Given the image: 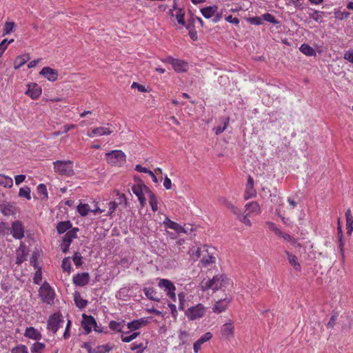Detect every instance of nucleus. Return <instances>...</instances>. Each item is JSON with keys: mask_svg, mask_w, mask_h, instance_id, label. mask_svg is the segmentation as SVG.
Instances as JSON below:
<instances>
[{"mask_svg": "<svg viewBox=\"0 0 353 353\" xmlns=\"http://www.w3.org/2000/svg\"><path fill=\"white\" fill-rule=\"evenodd\" d=\"M229 279L224 275H216L212 279L203 281L201 286L203 290L212 289L214 292L225 287L228 284Z\"/></svg>", "mask_w": 353, "mask_h": 353, "instance_id": "nucleus-1", "label": "nucleus"}, {"mask_svg": "<svg viewBox=\"0 0 353 353\" xmlns=\"http://www.w3.org/2000/svg\"><path fill=\"white\" fill-rule=\"evenodd\" d=\"M105 157L107 162L112 165L121 166L126 162V155L121 150L107 152Z\"/></svg>", "mask_w": 353, "mask_h": 353, "instance_id": "nucleus-2", "label": "nucleus"}, {"mask_svg": "<svg viewBox=\"0 0 353 353\" xmlns=\"http://www.w3.org/2000/svg\"><path fill=\"white\" fill-rule=\"evenodd\" d=\"M54 172L61 175L71 176L74 174L71 161H57L53 163Z\"/></svg>", "mask_w": 353, "mask_h": 353, "instance_id": "nucleus-3", "label": "nucleus"}, {"mask_svg": "<svg viewBox=\"0 0 353 353\" xmlns=\"http://www.w3.org/2000/svg\"><path fill=\"white\" fill-rule=\"evenodd\" d=\"M39 296L43 302L47 304H52L54 303V293L50 285L45 282L39 289Z\"/></svg>", "mask_w": 353, "mask_h": 353, "instance_id": "nucleus-4", "label": "nucleus"}, {"mask_svg": "<svg viewBox=\"0 0 353 353\" xmlns=\"http://www.w3.org/2000/svg\"><path fill=\"white\" fill-rule=\"evenodd\" d=\"M205 314V308L201 303L191 307L185 311V315L190 320L192 321L203 317Z\"/></svg>", "mask_w": 353, "mask_h": 353, "instance_id": "nucleus-5", "label": "nucleus"}, {"mask_svg": "<svg viewBox=\"0 0 353 353\" xmlns=\"http://www.w3.org/2000/svg\"><path fill=\"white\" fill-rule=\"evenodd\" d=\"M63 323L61 319V315L57 313L52 314L47 322V329L48 331L55 334L60 327V324Z\"/></svg>", "mask_w": 353, "mask_h": 353, "instance_id": "nucleus-6", "label": "nucleus"}, {"mask_svg": "<svg viewBox=\"0 0 353 353\" xmlns=\"http://www.w3.org/2000/svg\"><path fill=\"white\" fill-rule=\"evenodd\" d=\"M147 188L148 187L143 183L135 184L132 187V191L138 197L140 205L142 208L146 204L144 193H145V188Z\"/></svg>", "mask_w": 353, "mask_h": 353, "instance_id": "nucleus-7", "label": "nucleus"}, {"mask_svg": "<svg viewBox=\"0 0 353 353\" xmlns=\"http://www.w3.org/2000/svg\"><path fill=\"white\" fill-rule=\"evenodd\" d=\"M163 61L170 63L176 72H186L188 70V63L185 61L168 57Z\"/></svg>", "mask_w": 353, "mask_h": 353, "instance_id": "nucleus-8", "label": "nucleus"}, {"mask_svg": "<svg viewBox=\"0 0 353 353\" xmlns=\"http://www.w3.org/2000/svg\"><path fill=\"white\" fill-rule=\"evenodd\" d=\"M10 233L16 239H21L24 236V227L19 221H15L12 224Z\"/></svg>", "mask_w": 353, "mask_h": 353, "instance_id": "nucleus-9", "label": "nucleus"}, {"mask_svg": "<svg viewBox=\"0 0 353 353\" xmlns=\"http://www.w3.org/2000/svg\"><path fill=\"white\" fill-rule=\"evenodd\" d=\"M82 327L86 331L87 334L91 332L92 327L95 331L99 332V330L97 329V322L94 318L92 316H88L85 314H83Z\"/></svg>", "mask_w": 353, "mask_h": 353, "instance_id": "nucleus-10", "label": "nucleus"}, {"mask_svg": "<svg viewBox=\"0 0 353 353\" xmlns=\"http://www.w3.org/2000/svg\"><path fill=\"white\" fill-rule=\"evenodd\" d=\"M90 281V275L88 272L78 273L73 276V283L77 286H85Z\"/></svg>", "mask_w": 353, "mask_h": 353, "instance_id": "nucleus-11", "label": "nucleus"}, {"mask_svg": "<svg viewBox=\"0 0 353 353\" xmlns=\"http://www.w3.org/2000/svg\"><path fill=\"white\" fill-rule=\"evenodd\" d=\"M39 74L44 77L50 81H55L58 79L57 70L50 67H44L40 71Z\"/></svg>", "mask_w": 353, "mask_h": 353, "instance_id": "nucleus-12", "label": "nucleus"}, {"mask_svg": "<svg viewBox=\"0 0 353 353\" xmlns=\"http://www.w3.org/2000/svg\"><path fill=\"white\" fill-rule=\"evenodd\" d=\"M24 336L34 341H39L42 338L41 332L34 327H28L23 334Z\"/></svg>", "mask_w": 353, "mask_h": 353, "instance_id": "nucleus-13", "label": "nucleus"}, {"mask_svg": "<svg viewBox=\"0 0 353 353\" xmlns=\"http://www.w3.org/2000/svg\"><path fill=\"white\" fill-rule=\"evenodd\" d=\"M230 303V299L228 298L221 299L216 302L215 305L212 307V311L215 313H221L227 309Z\"/></svg>", "mask_w": 353, "mask_h": 353, "instance_id": "nucleus-14", "label": "nucleus"}, {"mask_svg": "<svg viewBox=\"0 0 353 353\" xmlns=\"http://www.w3.org/2000/svg\"><path fill=\"white\" fill-rule=\"evenodd\" d=\"M158 286L163 290L166 294L171 291L176 290L174 283L171 281L165 279H159Z\"/></svg>", "mask_w": 353, "mask_h": 353, "instance_id": "nucleus-15", "label": "nucleus"}, {"mask_svg": "<svg viewBox=\"0 0 353 353\" xmlns=\"http://www.w3.org/2000/svg\"><path fill=\"white\" fill-rule=\"evenodd\" d=\"M163 224L168 228L174 230L178 234L187 233V231L183 227L180 225L179 223L171 221L168 217L165 219Z\"/></svg>", "mask_w": 353, "mask_h": 353, "instance_id": "nucleus-16", "label": "nucleus"}, {"mask_svg": "<svg viewBox=\"0 0 353 353\" xmlns=\"http://www.w3.org/2000/svg\"><path fill=\"white\" fill-rule=\"evenodd\" d=\"M16 207L10 203L0 204V212L5 216L14 215L16 213Z\"/></svg>", "mask_w": 353, "mask_h": 353, "instance_id": "nucleus-17", "label": "nucleus"}, {"mask_svg": "<svg viewBox=\"0 0 353 353\" xmlns=\"http://www.w3.org/2000/svg\"><path fill=\"white\" fill-rule=\"evenodd\" d=\"M212 337V334L211 332H206L203 336H201L194 343V351L195 353H197L200 349L201 348V345L208 341H210Z\"/></svg>", "mask_w": 353, "mask_h": 353, "instance_id": "nucleus-18", "label": "nucleus"}, {"mask_svg": "<svg viewBox=\"0 0 353 353\" xmlns=\"http://www.w3.org/2000/svg\"><path fill=\"white\" fill-rule=\"evenodd\" d=\"M234 327L232 323H226L223 325L221 329L222 336L230 339L234 336Z\"/></svg>", "mask_w": 353, "mask_h": 353, "instance_id": "nucleus-19", "label": "nucleus"}, {"mask_svg": "<svg viewBox=\"0 0 353 353\" xmlns=\"http://www.w3.org/2000/svg\"><path fill=\"white\" fill-rule=\"evenodd\" d=\"M148 320L145 318H141L137 320H134L131 322H129L127 324L128 328L131 330H137L141 327L145 326L148 323Z\"/></svg>", "mask_w": 353, "mask_h": 353, "instance_id": "nucleus-20", "label": "nucleus"}, {"mask_svg": "<svg viewBox=\"0 0 353 353\" xmlns=\"http://www.w3.org/2000/svg\"><path fill=\"white\" fill-rule=\"evenodd\" d=\"M256 195V190L254 188V180L250 176L248 180L247 187L244 194L245 199H249L250 198Z\"/></svg>", "mask_w": 353, "mask_h": 353, "instance_id": "nucleus-21", "label": "nucleus"}, {"mask_svg": "<svg viewBox=\"0 0 353 353\" xmlns=\"http://www.w3.org/2000/svg\"><path fill=\"white\" fill-rule=\"evenodd\" d=\"M145 193L149 195V203L153 212L158 210V201L155 194L151 191L149 188H145Z\"/></svg>", "mask_w": 353, "mask_h": 353, "instance_id": "nucleus-22", "label": "nucleus"}, {"mask_svg": "<svg viewBox=\"0 0 353 353\" xmlns=\"http://www.w3.org/2000/svg\"><path fill=\"white\" fill-rule=\"evenodd\" d=\"M276 234L279 236H281L282 238L284 239V240L288 241L289 243H290L292 245H294V246H296V247H300V243H298L297 240L296 239H294L293 236H292L291 235L287 234V233H284L281 230H276Z\"/></svg>", "mask_w": 353, "mask_h": 353, "instance_id": "nucleus-23", "label": "nucleus"}, {"mask_svg": "<svg viewBox=\"0 0 353 353\" xmlns=\"http://www.w3.org/2000/svg\"><path fill=\"white\" fill-rule=\"evenodd\" d=\"M79 230V229L78 228H72L64 235L63 241L71 244L73 239L77 238V232Z\"/></svg>", "mask_w": 353, "mask_h": 353, "instance_id": "nucleus-24", "label": "nucleus"}, {"mask_svg": "<svg viewBox=\"0 0 353 353\" xmlns=\"http://www.w3.org/2000/svg\"><path fill=\"white\" fill-rule=\"evenodd\" d=\"M285 254L288 257L290 264L293 266L296 270L300 271L301 270V267L299 263L298 258L288 251H285Z\"/></svg>", "mask_w": 353, "mask_h": 353, "instance_id": "nucleus-25", "label": "nucleus"}, {"mask_svg": "<svg viewBox=\"0 0 353 353\" xmlns=\"http://www.w3.org/2000/svg\"><path fill=\"white\" fill-rule=\"evenodd\" d=\"M72 224L70 221H60L57 225V230L59 234H63L72 229Z\"/></svg>", "mask_w": 353, "mask_h": 353, "instance_id": "nucleus-26", "label": "nucleus"}, {"mask_svg": "<svg viewBox=\"0 0 353 353\" xmlns=\"http://www.w3.org/2000/svg\"><path fill=\"white\" fill-rule=\"evenodd\" d=\"M143 292L145 296L150 300L157 302L160 301V298L158 296L156 290L153 288H145Z\"/></svg>", "mask_w": 353, "mask_h": 353, "instance_id": "nucleus-27", "label": "nucleus"}, {"mask_svg": "<svg viewBox=\"0 0 353 353\" xmlns=\"http://www.w3.org/2000/svg\"><path fill=\"white\" fill-rule=\"evenodd\" d=\"M26 94L29 95L32 99H37L41 94V88L37 85L34 84L32 86H30Z\"/></svg>", "mask_w": 353, "mask_h": 353, "instance_id": "nucleus-28", "label": "nucleus"}, {"mask_svg": "<svg viewBox=\"0 0 353 353\" xmlns=\"http://www.w3.org/2000/svg\"><path fill=\"white\" fill-rule=\"evenodd\" d=\"M113 132V129L108 124L107 126H101L94 128V133L97 136L109 135Z\"/></svg>", "mask_w": 353, "mask_h": 353, "instance_id": "nucleus-29", "label": "nucleus"}, {"mask_svg": "<svg viewBox=\"0 0 353 353\" xmlns=\"http://www.w3.org/2000/svg\"><path fill=\"white\" fill-rule=\"evenodd\" d=\"M217 6H210L205 8H203L201 10V12L202 13L203 16L206 19L211 18L216 12L217 11Z\"/></svg>", "mask_w": 353, "mask_h": 353, "instance_id": "nucleus-30", "label": "nucleus"}, {"mask_svg": "<svg viewBox=\"0 0 353 353\" xmlns=\"http://www.w3.org/2000/svg\"><path fill=\"white\" fill-rule=\"evenodd\" d=\"M30 59L28 54H24L21 56L17 57L14 62V67L15 70L20 68Z\"/></svg>", "mask_w": 353, "mask_h": 353, "instance_id": "nucleus-31", "label": "nucleus"}, {"mask_svg": "<svg viewBox=\"0 0 353 353\" xmlns=\"http://www.w3.org/2000/svg\"><path fill=\"white\" fill-rule=\"evenodd\" d=\"M345 217H346V225H347V233L348 234H351L353 231V216L351 214V211L348 209L345 212Z\"/></svg>", "mask_w": 353, "mask_h": 353, "instance_id": "nucleus-32", "label": "nucleus"}, {"mask_svg": "<svg viewBox=\"0 0 353 353\" xmlns=\"http://www.w3.org/2000/svg\"><path fill=\"white\" fill-rule=\"evenodd\" d=\"M46 348V344L41 342H34L30 346L31 353H43Z\"/></svg>", "mask_w": 353, "mask_h": 353, "instance_id": "nucleus-33", "label": "nucleus"}, {"mask_svg": "<svg viewBox=\"0 0 353 353\" xmlns=\"http://www.w3.org/2000/svg\"><path fill=\"white\" fill-rule=\"evenodd\" d=\"M300 51L307 56H316V51L308 44L303 43L299 48Z\"/></svg>", "mask_w": 353, "mask_h": 353, "instance_id": "nucleus-34", "label": "nucleus"}, {"mask_svg": "<svg viewBox=\"0 0 353 353\" xmlns=\"http://www.w3.org/2000/svg\"><path fill=\"white\" fill-rule=\"evenodd\" d=\"M113 348V346L109 343L98 345L93 349L92 353H107L110 352Z\"/></svg>", "mask_w": 353, "mask_h": 353, "instance_id": "nucleus-35", "label": "nucleus"}, {"mask_svg": "<svg viewBox=\"0 0 353 353\" xmlns=\"http://www.w3.org/2000/svg\"><path fill=\"white\" fill-rule=\"evenodd\" d=\"M246 210L248 211V214L255 213L259 214L260 212V208L256 202L252 201L245 205Z\"/></svg>", "mask_w": 353, "mask_h": 353, "instance_id": "nucleus-36", "label": "nucleus"}, {"mask_svg": "<svg viewBox=\"0 0 353 353\" xmlns=\"http://www.w3.org/2000/svg\"><path fill=\"white\" fill-rule=\"evenodd\" d=\"M74 301L75 302L76 306L80 309L84 308L88 304V301L86 300L83 299L81 297L79 293H76L74 294Z\"/></svg>", "mask_w": 353, "mask_h": 353, "instance_id": "nucleus-37", "label": "nucleus"}, {"mask_svg": "<svg viewBox=\"0 0 353 353\" xmlns=\"http://www.w3.org/2000/svg\"><path fill=\"white\" fill-rule=\"evenodd\" d=\"M26 260V252L24 248L21 246L17 251L16 263L21 264Z\"/></svg>", "mask_w": 353, "mask_h": 353, "instance_id": "nucleus-38", "label": "nucleus"}, {"mask_svg": "<svg viewBox=\"0 0 353 353\" xmlns=\"http://www.w3.org/2000/svg\"><path fill=\"white\" fill-rule=\"evenodd\" d=\"M30 188L28 186L22 187L19 189V196L24 197L28 200L31 199Z\"/></svg>", "mask_w": 353, "mask_h": 353, "instance_id": "nucleus-39", "label": "nucleus"}, {"mask_svg": "<svg viewBox=\"0 0 353 353\" xmlns=\"http://www.w3.org/2000/svg\"><path fill=\"white\" fill-rule=\"evenodd\" d=\"M77 211L79 214L82 216H85L88 214V212L91 211L88 204H79L77 206Z\"/></svg>", "mask_w": 353, "mask_h": 353, "instance_id": "nucleus-40", "label": "nucleus"}, {"mask_svg": "<svg viewBox=\"0 0 353 353\" xmlns=\"http://www.w3.org/2000/svg\"><path fill=\"white\" fill-rule=\"evenodd\" d=\"M124 321L117 322L114 321H111L109 323V327L112 330L117 332H121L122 328L123 327Z\"/></svg>", "mask_w": 353, "mask_h": 353, "instance_id": "nucleus-41", "label": "nucleus"}, {"mask_svg": "<svg viewBox=\"0 0 353 353\" xmlns=\"http://www.w3.org/2000/svg\"><path fill=\"white\" fill-rule=\"evenodd\" d=\"M37 192H38L39 194L42 196L41 197L42 199H46V200L48 199V191H47L46 186L44 184L41 183L37 186Z\"/></svg>", "mask_w": 353, "mask_h": 353, "instance_id": "nucleus-42", "label": "nucleus"}, {"mask_svg": "<svg viewBox=\"0 0 353 353\" xmlns=\"http://www.w3.org/2000/svg\"><path fill=\"white\" fill-rule=\"evenodd\" d=\"M185 296H186V294L183 292H180L178 294L179 301V309L180 310H184L185 307H186V305H185V301H186Z\"/></svg>", "mask_w": 353, "mask_h": 353, "instance_id": "nucleus-43", "label": "nucleus"}, {"mask_svg": "<svg viewBox=\"0 0 353 353\" xmlns=\"http://www.w3.org/2000/svg\"><path fill=\"white\" fill-rule=\"evenodd\" d=\"M15 23L14 22H6L3 26V34H8L13 31Z\"/></svg>", "mask_w": 353, "mask_h": 353, "instance_id": "nucleus-44", "label": "nucleus"}, {"mask_svg": "<svg viewBox=\"0 0 353 353\" xmlns=\"http://www.w3.org/2000/svg\"><path fill=\"white\" fill-rule=\"evenodd\" d=\"M10 233V228L8 224L4 222L0 223V235L5 236Z\"/></svg>", "mask_w": 353, "mask_h": 353, "instance_id": "nucleus-45", "label": "nucleus"}, {"mask_svg": "<svg viewBox=\"0 0 353 353\" xmlns=\"http://www.w3.org/2000/svg\"><path fill=\"white\" fill-rule=\"evenodd\" d=\"M11 353H28V350L25 345L20 344L13 347Z\"/></svg>", "mask_w": 353, "mask_h": 353, "instance_id": "nucleus-46", "label": "nucleus"}, {"mask_svg": "<svg viewBox=\"0 0 353 353\" xmlns=\"http://www.w3.org/2000/svg\"><path fill=\"white\" fill-rule=\"evenodd\" d=\"M61 268H63V271L67 272L68 273L71 271V262L70 260V258L67 257L63 259L62 263H61Z\"/></svg>", "mask_w": 353, "mask_h": 353, "instance_id": "nucleus-47", "label": "nucleus"}, {"mask_svg": "<svg viewBox=\"0 0 353 353\" xmlns=\"http://www.w3.org/2000/svg\"><path fill=\"white\" fill-rule=\"evenodd\" d=\"M3 180L0 179V185H3L5 188H11L13 185L12 179L9 176H1Z\"/></svg>", "mask_w": 353, "mask_h": 353, "instance_id": "nucleus-48", "label": "nucleus"}, {"mask_svg": "<svg viewBox=\"0 0 353 353\" xmlns=\"http://www.w3.org/2000/svg\"><path fill=\"white\" fill-rule=\"evenodd\" d=\"M228 119L226 120V119H223V125H218L214 128V130L216 134H219L222 133L225 130V128L228 125Z\"/></svg>", "mask_w": 353, "mask_h": 353, "instance_id": "nucleus-49", "label": "nucleus"}, {"mask_svg": "<svg viewBox=\"0 0 353 353\" xmlns=\"http://www.w3.org/2000/svg\"><path fill=\"white\" fill-rule=\"evenodd\" d=\"M322 12L314 10L312 13L309 14L310 19H312L316 22H321L322 21Z\"/></svg>", "mask_w": 353, "mask_h": 353, "instance_id": "nucleus-50", "label": "nucleus"}, {"mask_svg": "<svg viewBox=\"0 0 353 353\" xmlns=\"http://www.w3.org/2000/svg\"><path fill=\"white\" fill-rule=\"evenodd\" d=\"M225 205L228 209L230 210L235 215L238 216L241 213V211L238 209V208L234 205L230 201H225Z\"/></svg>", "mask_w": 353, "mask_h": 353, "instance_id": "nucleus-51", "label": "nucleus"}, {"mask_svg": "<svg viewBox=\"0 0 353 353\" xmlns=\"http://www.w3.org/2000/svg\"><path fill=\"white\" fill-rule=\"evenodd\" d=\"M139 334H140L139 332H134L132 334H130V336H125L122 335L121 341L125 343H129V342L132 341V340H134V339H136L139 335Z\"/></svg>", "mask_w": 353, "mask_h": 353, "instance_id": "nucleus-52", "label": "nucleus"}, {"mask_svg": "<svg viewBox=\"0 0 353 353\" xmlns=\"http://www.w3.org/2000/svg\"><path fill=\"white\" fill-rule=\"evenodd\" d=\"M72 260L76 266L79 267L82 265V256L79 252H75Z\"/></svg>", "mask_w": 353, "mask_h": 353, "instance_id": "nucleus-53", "label": "nucleus"}, {"mask_svg": "<svg viewBox=\"0 0 353 353\" xmlns=\"http://www.w3.org/2000/svg\"><path fill=\"white\" fill-rule=\"evenodd\" d=\"M250 214H247L245 215H243L241 214V213L239 214V215L237 216L239 220L244 223L245 225H248V226H250L251 225V221L248 218V216Z\"/></svg>", "mask_w": 353, "mask_h": 353, "instance_id": "nucleus-54", "label": "nucleus"}, {"mask_svg": "<svg viewBox=\"0 0 353 353\" xmlns=\"http://www.w3.org/2000/svg\"><path fill=\"white\" fill-rule=\"evenodd\" d=\"M263 18L265 21L270 22L273 24L277 23V21L276 18L271 14L266 13L263 15Z\"/></svg>", "mask_w": 353, "mask_h": 353, "instance_id": "nucleus-55", "label": "nucleus"}, {"mask_svg": "<svg viewBox=\"0 0 353 353\" xmlns=\"http://www.w3.org/2000/svg\"><path fill=\"white\" fill-rule=\"evenodd\" d=\"M176 18L179 24L183 26L185 25V22L184 20V13L182 12V10L181 9L178 11Z\"/></svg>", "mask_w": 353, "mask_h": 353, "instance_id": "nucleus-56", "label": "nucleus"}, {"mask_svg": "<svg viewBox=\"0 0 353 353\" xmlns=\"http://www.w3.org/2000/svg\"><path fill=\"white\" fill-rule=\"evenodd\" d=\"M349 16H350V12H348L338 11L337 12H335V17L340 20L346 19V18L349 17Z\"/></svg>", "mask_w": 353, "mask_h": 353, "instance_id": "nucleus-57", "label": "nucleus"}, {"mask_svg": "<svg viewBox=\"0 0 353 353\" xmlns=\"http://www.w3.org/2000/svg\"><path fill=\"white\" fill-rule=\"evenodd\" d=\"M109 205V210H108V214L112 215V214L116 210V209L118 207V203L116 201H110L108 203Z\"/></svg>", "mask_w": 353, "mask_h": 353, "instance_id": "nucleus-58", "label": "nucleus"}, {"mask_svg": "<svg viewBox=\"0 0 353 353\" xmlns=\"http://www.w3.org/2000/svg\"><path fill=\"white\" fill-rule=\"evenodd\" d=\"M202 262L206 265L215 262V257L212 256H208L207 257H203Z\"/></svg>", "mask_w": 353, "mask_h": 353, "instance_id": "nucleus-59", "label": "nucleus"}, {"mask_svg": "<svg viewBox=\"0 0 353 353\" xmlns=\"http://www.w3.org/2000/svg\"><path fill=\"white\" fill-rule=\"evenodd\" d=\"M225 20L231 23L238 25L239 23V19L236 17H233L232 15H229L225 17Z\"/></svg>", "mask_w": 353, "mask_h": 353, "instance_id": "nucleus-60", "label": "nucleus"}, {"mask_svg": "<svg viewBox=\"0 0 353 353\" xmlns=\"http://www.w3.org/2000/svg\"><path fill=\"white\" fill-rule=\"evenodd\" d=\"M14 41V39H11L9 41H8V39H3L1 43H0V48L3 49L4 51L6 50V49L7 48L8 46L9 43H11L12 42Z\"/></svg>", "mask_w": 353, "mask_h": 353, "instance_id": "nucleus-61", "label": "nucleus"}, {"mask_svg": "<svg viewBox=\"0 0 353 353\" xmlns=\"http://www.w3.org/2000/svg\"><path fill=\"white\" fill-rule=\"evenodd\" d=\"M337 319V315L334 314L332 315L329 321V322L327 324V326L328 327H333L335 325L336 321Z\"/></svg>", "mask_w": 353, "mask_h": 353, "instance_id": "nucleus-62", "label": "nucleus"}, {"mask_svg": "<svg viewBox=\"0 0 353 353\" xmlns=\"http://www.w3.org/2000/svg\"><path fill=\"white\" fill-rule=\"evenodd\" d=\"M163 186L167 190H170L172 188V181L168 176H165L164 179Z\"/></svg>", "mask_w": 353, "mask_h": 353, "instance_id": "nucleus-63", "label": "nucleus"}, {"mask_svg": "<svg viewBox=\"0 0 353 353\" xmlns=\"http://www.w3.org/2000/svg\"><path fill=\"white\" fill-rule=\"evenodd\" d=\"M344 58L350 62L353 63V51L346 52L344 54Z\"/></svg>", "mask_w": 353, "mask_h": 353, "instance_id": "nucleus-64", "label": "nucleus"}]
</instances>
